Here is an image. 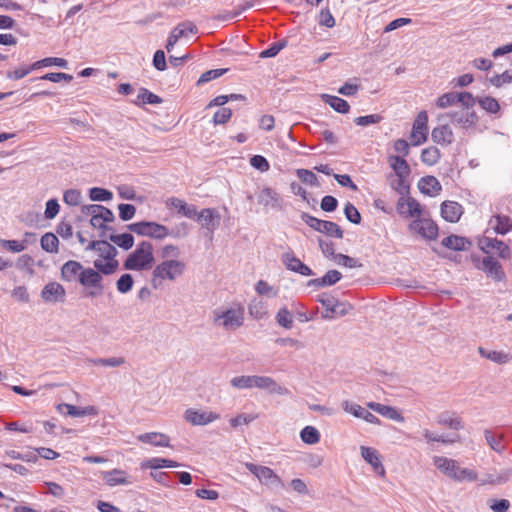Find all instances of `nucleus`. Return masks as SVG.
<instances>
[{"instance_id": "1", "label": "nucleus", "mask_w": 512, "mask_h": 512, "mask_svg": "<svg viewBox=\"0 0 512 512\" xmlns=\"http://www.w3.org/2000/svg\"><path fill=\"white\" fill-rule=\"evenodd\" d=\"M180 249L174 244H166L159 250L161 261L153 266L151 285L154 289L161 288L166 282H175L183 276L186 263L181 260Z\"/></svg>"}, {"instance_id": "2", "label": "nucleus", "mask_w": 512, "mask_h": 512, "mask_svg": "<svg viewBox=\"0 0 512 512\" xmlns=\"http://www.w3.org/2000/svg\"><path fill=\"white\" fill-rule=\"evenodd\" d=\"M245 309L239 303L232 304L230 307L218 308L212 312V322L216 327L226 331H234L244 324Z\"/></svg>"}, {"instance_id": "3", "label": "nucleus", "mask_w": 512, "mask_h": 512, "mask_svg": "<svg viewBox=\"0 0 512 512\" xmlns=\"http://www.w3.org/2000/svg\"><path fill=\"white\" fill-rule=\"evenodd\" d=\"M183 233L170 231L165 225L153 221H141L128 225V229L140 236L149 237L155 240H164L167 237L182 238L187 235L186 225L182 224Z\"/></svg>"}, {"instance_id": "4", "label": "nucleus", "mask_w": 512, "mask_h": 512, "mask_svg": "<svg viewBox=\"0 0 512 512\" xmlns=\"http://www.w3.org/2000/svg\"><path fill=\"white\" fill-rule=\"evenodd\" d=\"M153 245L149 241L140 242L124 261V268L134 271H145L153 268L155 259Z\"/></svg>"}, {"instance_id": "5", "label": "nucleus", "mask_w": 512, "mask_h": 512, "mask_svg": "<svg viewBox=\"0 0 512 512\" xmlns=\"http://www.w3.org/2000/svg\"><path fill=\"white\" fill-rule=\"evenodd\" d=\"M446 119H450L451 122L465 133H473L476 130L479 118L474 110L457 109L441 114L438 116V121L443 122Z\"/></svg>"}, {"instance_id": "6", "label": "nucleus", "mask_w": 512, "mask_h": 512, "mask_svg": "<svg viewBox=\"0 0 512 512\" xmlns=\"http://www.w3.org/2000/svg\"><path fill=\"white\" fill-rule=\"evenodd\" d=\"M82 213L91 216L90 224L97 229H106V223L113 222L115 219L110 209L98 204L84 205Z\"/></svg>"}, {"instance_id": "7", "label": "nucleus", "mask_w": 512, "mask_h": 512, "mask_svg": "<svg viewBox=\"0 0 512 512\" xmlns=\"http://www.w3.org/2000/svg\"><path fill=\"white\" fill-rule=\"evenodd\" d=\"M245 467L265 486L273 489L284 487V483L280 477L269 467L246 463Z\"/></svg>"}, {"instance_id": "8", "label": "nucleus", "mask_w": 512, "mask_h": 512, "mask_svg": "<svg viewBox=\"0 0 512 512\" xmlns=\"http://www.w3.org/2000/svg\"><path fill=\"white\" fill-rule=\"evenodd\" d=\"M102 279L98 271L92 268H85L79 283L87 289L88 297L95 298L102 295L104 292Z\"/></svg>"}, {"instance_id": "9", "label": "nucleus", "mask_w": 512, "mask_h": 512, "mask_svg": "<svg viewBox=\"0 0 512 512\" xmlns=\"http://www.w3.org/2000/svg\"><path fill=\"white\" fill-rule=\"evenodd\" d=\"M408 229L410 232L417 233L427 240H434L438 236V226L431 219H415L409 224Z\"/></svg>"}, {"instance_id": "10", "label": "nucleus", "mask_w": 512, "mask_h": 512, "mask_svg": "<svg viewBox=\"0 0 512 512\" xmlns=\"http://www.w3.org/2000/svg\"><path fill=\"white\" fill-rule=\"evenodd\" d=\"M220 418V414L212 411L189 408L184 412V419L193 426H205Z\"/></svg>"}, {"instance_id": "11", "label": "nucleus", "mask_w": 512, "mask_h": 512, "mask_svg": "<svg viewBox=\"0 0 512 512\" xmlns=\"http://www.w3.org/2000/svg\"><path fill=\"white\" fill-rule=\"evenodd\" d=\"M428 114L421 111L416 116L411 132V141L413 146H419L426 142L428 134Z\"/></svg>"}, {"instance_id": "12", "label": "nucleus", "mask_w": 512, "mask_h": 512, "mask_svg": "<svg viewBox=\"0 0 512 512\" xmlns=\"http://www.w3.org/2000/svg\"><path fill=\"white\" fill-rule=\"evenodd\" d=\"M479 247L486 254L496 252L502 259H508L511 255L509 246L497 238L483 237L479 241Z\"/></svg>"}, {"instance_id": "13", "label": "nucleus", "mask_w": 512, "mask_h": 512, "mask_svg": "<svg viewBox=\"0 0 512 512\" xmlns=\"http://www.w3.org/2000/svg\"><path fill=\"white\" fill-rule=\"evenodd\" d=\"M100 476L109 487L128 486L134 483V478L126 471L121 469H112L109 471H101Z\"/></svg>"}, {"instance_id": "14", "label": "nucleus", "mask_w": 512, "mask_h": 512, "mask_svg": "<svg viewBox=\"0 0 512 512\" xmlns=\"http://www.w3.org/2000/svg\"><path fill=\"white\" fill-rule=\"evenodd\" d=\"M254 388L266 391L271 395H287L289 393L286 387L278 384L276 380L270 376L255 375Z\"/></svg>"}, {"instance_id": "15", "label": "nucleus", "mask_w": 512, "mask_h": 512, "mask_svg": "<svg viewBox=\"0 0 512 512\" xmlns=\"http://www.w3.org/2000/svg\"><path fill=\"white\" fill-rule=\"evenodd\" d=\"M41 298L47 303H62L66 298L65 288L58 282H49L43 287Z\"/></svg>"}, {"instance_id": "16", "label": "nucleus", "mask_w": 512, "mask_h": 512, "mask_svg": "<svg viewBox=\"0 0 512 512\" xmlns=\"http://www.w3.org/2000/svg\"><path fill=\"white\" fill-rule=\"evenodd\" d=\"M360 452L364 461L371 465L373 471L380 477H385L386 471L380 453L375 448L367 446H360Z\"/></svg>"}, {"instance_id": "17", "label": "nucleus", "mask_w": 512, "mask_h": 512, "mask_svg": "<svg viewBox=\"0 0 512 512\" xmlns=\"http://www.w3.org/2000/svg\"><path fill=\"white\" fill-rule=\"evenodd\" d=\"M342 408L345 412L352 414L356 418H361L370 424L380 423V420L374 414H372L366 408L351 401H343Z\"/></svg>"}, {"instance_id": "18", "label": "nucleus", "mask_w": 512, "mask_h": 512, "mask_svg": "<svg viewBox=\"0 0 512 512\" xmlns=\"http://www.w3.org/2000/svg\"><path fill=\"white\" fill-rule=\"evenodd\" d=\"M281 259L282 263L288 270L298 273L302 276L313 275V271L299 258H297L293 252L284 253Z\"/></svg>"}, {"instance_id": "19", "label": "nucleus", "mask_w": 512, "mask_h": 512, "mask_svg": "<svg viewBox=\"0 0 512 512\" xmlns=\"http://www.w3.org/2000/svg\"><path fill=\"white\" fill-rule=\"evenodd\" d=\"M481 269L495 281H504L506 278L502 265L492 256L483 258Z\"/></svg>"}, {"instance_id": "20", "label": "nucleus", "mask_w": 512, "mask_h": 512, "mask_svg": "<svg viewBox=\"0 0 512 512\" xmlns=\"http://www.w3.org/2000/svg\"><path fill=\"white\" fill-rule=\"evenodd\" d=\"M85 268L77 261H67L61 268V278L66 282H80Z\"/></svg>"}, {"instance_id": "21", "label": "nucleus", "mask_w": 512, "mask_h": 512, "mask_svg": "<svg viewBox=\"0 0 512 512\" xmlns=\"http://www.w3.org/2000/svg\"><path fill=\"white\" fill-rule=\"evenodd\" d=\"M397 210L399 214L405 217L417 219L420 218L422 212L420 203L411 197H408L407 199L401 198L398 202Z\"/></svg>"}, {"instance_id": "22", "label": "nucleus", "mask_w": 512, "mask_h": 512, "mask_svg": "<svg viewBox=\"0 0 512 512\" xmlns=\"http://www.w3.org/2000/svg\"><path fill=\"white\" fill-rule=\"evenodd\" d=\"M431 138L436 144L448 146L454 141V133L448 124L441 123L432 130Z\"/></svg>"}, {"instance_id": "23", "label": "nucleus", "mask_w": 512, "mask_h": 512, "mask_svg": "<svg viewBox=\"0 0 512 512\" xmlns=\"http://www.w3.org/2000/svg\"><path fill=\"white\" fill-rule=\"evenodd\" d=\"M197 220L201 222L202 227L213 232L220 224L219 213L212 208L202 209L199 213L197 212Z\"/></svg>"}, {"instance_id": "24", "label": "nucleus", "mask_w": 512, "mask_h": 512, "mask_svg": "<svg viewBox=\"0 0 512 512\" xmlns=\"http://www.w3.org/2000/svg\"><path fill=\"white\" fill-rule=\"evenodd\" d=\"M258 202L265 207L282 208L281 196L270 187H265L258 193Z\"/></svg>"}, {"instance_id": "25", "label": "nucleus", "mask_w": 512, "mask_h": 512, "mask_svg": "<svg viewBox=\"0 0 512 512\" xmlns=\"http://www.w3.org/2000/svg\"><path fill=\"white\" fill-rule=\"evenodd\" d=\"M434 465L438 470L444 473L446 476L455 480L457 472L460 468L458 463L454 459H450L443 456H435L433 458Z\"/></svg>"}, {"instance_id": "26", "label": "nucleus", "mask_w": 512, "mask_h": 512, "mask_svg": "<svg viewBox=\"0 0 512 512\" xmlns=\"http://www.w3.org/2000/svg\"><path fill=\"white\" fill-rule=\"evenodd\" d=\"M462 214V206L457 202L445 201L441 205V215L448 222H458Z\"/></svg>"}, {"instance_id": "27", "label": "nucleus", "mask_w": 512, "mask_h": 512, "mask_svg": "<svg viewBox=\"0 0 512 512\" xmlns=\"http://www.w3.org/2000/svg\"><path fill=\"white\" fill-rule=\"evenodd\" d=\"M490 227L496 234L506 235L512 230V219L503 214H495L489 220Z\"/></svg>"}, {"instance_id": "28", "label": "nucleus", "mask_w": 512, "mask_h": 512, "mask_svg": "<svg viewBox=\"0 0 512 512\" xmlns=\"http://www.w3.org/2000/svg\"><path fill=\"white\" fill-rule=\"evenodd\" d=\"M367 407L387 419L397 422L404 421L403 416L392 406H387L377 402H368Z\"/></svg>"}, {"instance_id": "29", "label": "nucleus", "mask_w": 512, "mask_h": 512, "mask_svg": "<svg viewBox=\"0 0 512 512\" xmlns=\"http://www.w3.org/2000/svg\"><path fill=\"white\" fill-rule=\"evenodd\" d=\"M420 191L428 196L435 197L442 190V186L438 179L434 176H426L420 179L418 183Z\"/></svg>"}, {"instance_id": "30", "label": "nucleus", "mask_w": 512, "mask_h": 512, "mask_svg": "<svg viewBox=\"0 0 512 512\" xmlns=\"http://www.w3.org/2000/svg\"><path fill=\"white\" fill-rule=\"evenodd\" d=\"M138 440L143 443L151 444L155 447H170V438L163 433L148 432L140 434Z\"/></svg>"}, {"instance_id": "31", "label": "nucleus", "mask_w": 512, "mask_h": 512, "mask_svg": "<svg viewBox=\"0 0 512 512\" xmlns=\"http://www.w3.org/2000/svg\"><path fill=\"white\" fill-rule=\"evenodd\" d=\"M389 164L400 181L409 176L410 168L403 157L392 155L389 157Z\"/></svg>"}, {"instance_id": "32", "label": "nucleus", "mask_w": 512, "mask_h": 512, "mask_svg": "<svg viewBox=\"0 0 512 512\" xmlns=\"http://www.w3.org/2000/svg\"><path fill=\"white\" fill-rule=\"evenodd\" d=\"M442 245L450 250L464 251L470 247L471 242L465 237L450 235L442 240Z\"/></svg>"}, {"instance_id": "33", "label": "nucleus", "mask_w": 512, "mask_h": 512, "mask_svg": "<svg viewBox=\"0 0 512 512\" xmlns=\"http://www.w3.org/2000/svg\"><path fill=\"white\" fill-rule=\"evenodd\" d=\"M478 353L483 357L486 358L496 364H506L510 362L512 359V356L509 353H506L504 351H496V350H486L483 347H478Z\"/></svg>"}, {"instance_id": "34", "label": "nucleus", "mask_w": 512, "mask_h": 512, "mask_svg": "<svg viewBox=\"0 0 512 512\" xmlns=\"http://www.w3.org/2000/svg\"><path fill=\"white\" fill-rule=\"evenodd\" d=\"M101 256H103V258L96 259L94 261V267L96 268V271L105 275L114 273L118 267L117 260H115L114 257L108 258L107 253L101 254Z\"/></svg>"}, {"instance_id": "35", "label": "nucleus", "mask_w": 512, "mask_h": 512, "mask_svg": "<svg viewBox=\"0 0 512 512\" xmlns=\"http://www.w3.org/2000/svg\"><path fill=\"white\" fill-rule=\"evenodd\" d=\"M25 239L23 241H17V240H3L2 241V247L7 249L10 252L13 253H19L26 249L27 244L30 241H34L36 235L31 232H26L24 234Z\"/></svg>"}, {"instance_id": "36", "label": "nucleus", "mask_w": 512, "mask_h": 512, "mask_svg": "<svg viewBox=\"0 0 512 512\" xmlns=\"http://www.w3.org/2000/svg\"><path fill=\"white\" fill-rule=\"evenodd\" d=\"M318 301L325 308V313L322 314L324 319H333L336 307H339V300L331 294H321Z\"/></svg>"}, {"instance_id": "37", "label": "nucleus", "mask_w": 512, "mask_h": 512, "mask_svg": "<svg viewBox=\"0 0 512 512\" xmlns=\"http://www.w3.org/2000/svg\"><path fill=\"white\" fill-rule=\"evenodd\" d=\"M167 206L173 207L178 210L179 213L183 214L188 218H194L197 215L196 207L193 205H187L186 202L179 198H169L166 202Z\"/></svg>"}, {"instance_id": "38", "label": "nucleus", "mask_w": 512, "mask_h": 512, "mask_svg": "<svg viewBox=\"0 0 512 512\" xmlns=\"http://www.w3.org/2000/svg\"><path fill=\"white\" fill-rule=\"evenodd\" d=\"M321 98L326 104H328L338 113L347 114L350 110L349 103L340 97L332 96L329 94H322Z\"/></svg>"}, {"instance_id": "39", "label": "nucleus", "mask_w": 512, "mask_h": 512, "mask_svg": "<svg viewBox=\"0 0 512 512\" xmlns=\"http://www.w3.org/2000/svg\"><path fill=\"white\" fill-rule=\"evenodd\" d=\"M484 438L486 440L487 445L497 453H503L505 450V445L503 442L502 434H495L493 431L486 429L484 431Z\"/></svg>"}, {"instance_id": "40", "label": "nucleus", "mask_w": 512, "mask_h": 512, "mask_svg": "<svg viewBox=\"0 0 512 512\" xmlns=\"http://www.w3.org/2000/svg\"><path fill=\"white\" fill-rule=\"evenodd\" d=\"M248 311L256 320L264 319L267 316V305L259 299H253L248 305Z\"/></svg>"}, {"instance_id": "41", "label": "nucleus", "mask_w": 512, "mask_h": 512, "mask_svg": "<svg viewBox=\"0 0 512 512\" xmlns=\"http://www.w3.org/2000/svg\"><path fill=\"white\" fill-rule=\"evenodd\" d=\"M320 432L314 426H305L300 431L301 440L308 445L317 444L320 441Z\"/></svg>"}, {"instance_id": "42", "label": "nucleus", "mask_w": 512, "mask_h": 512, "mask_svg": "<svg viewBox=\"0 0 512 512\" xmlns=\"http://www.w3.org/2000/svg\"><path fill=\"white\" fill-rule=\"evenodd\" d=\"M160 103H162V99L158 95L150 92L149 90H147L145 88H141L139 90L137 99L135 101L136 105L160 104Z\"/></svg>"}, {"instance_id": "43", "label": "nucleus", "mask_w": 512, "mask_h": 512, "mask_svg": "<svg viewBox=\"0 0 512 512\" xmlns=\"http://www.w3.org/2000/svg\"><path fill=\"white\" fill-rule=\"evenodd\" d=\"M255 375H241L231 378L230 385L235 389H252L254 388Z\"/></svg>"}, {"instance_id": "44", "label": "nucleus", "mask_w": 512, "mask_h": 512, "mask_svg": "<svg viewBox=\"0 0 512 512\" xmlns=\"http://www.w3.org/2000/svg\"><path fill=\"white\" fill-rule=\"evenodd\" d=\"M441 154L437 147H428L421 152V161L428 165L433 166L440 160Z\"/></svg>"}, {"instance_id": "45", "label": "nucleus", "mask_w": 512, "mask_h": 512, "mask_svg": "<svg viewBox=\"0 0 512 512\" xmlns=\"http://www.w3.org/2000/svg\"><path fill=\"white\" fill-rule=\"evenodd\" d=\"M109 240L124 250L130 249L134 244V237L132 234H111Z\"/></svg>"}, {"instance_id": "46", "label": "nucleus", "mask_w": 512, "mask_h": 512, "mask_svg": "<svg viewBox=\"0 0 512 512\" xmlns=\"http://www.w3.org/2000/svg\"><path fill=\"white\" fill-rule=\"evenodd\" d=\"M41 247L48 253H57L59 240L53 233H45L40 240Z\"/></svg>"}, {"instance_id": "47", "label": "nucleus", "mask_w": 512, "mask_h": 512, "mask_svg": "<svg viewBox=\"0 0 512 512\" xmlns=\"http://www.w3.org/2000/svg\"><path fill=\"white\" fill-rule=\"evenodd\" d=\"M275 320L279 326L285 329H291L293 326V315L286 307L278 310Z\"/></svg>"}, {"instance_id": "48", "label": "nucleus", "mask_w": 512, "mask_h": 512, "mask_svg": "<svg viewBox=\"0 0 512 512\" xmlns=\"http://www.w3.org/2000/svg\"><path fill=\"white\" fill-rule=\"evenodd\" d=\"M480 107L489 114H498L500 111V105L498 101L490 96L480 97L477 99Z\"/></svg>"}, {"instance_id": "49", "label": "nucleus", "mask_w": 512, "mask_h": 512, "mask_svg": "<svg viewBox=\"0 0 512 512\" xmlns=\"http://www.w3.org/2000/svg\"><path fill=\"white\" fill-rule=\"evenodd\" d=\"M319 232L330 237H335L337 239L343 238V230L338 224L332 221L324 220Z\"/></svg>"}, {"instance_id": "50", "label": "nucleus", "mask_w": 512, "mask_h": 512, "mask_svg": "<svg viewBox=\"0 0 512 512\" xmlns=\"http://www.w3.org/2000/svg\"><path fill=\"white\" fill-rule=\"evenodd\" d=\"M89 198L92 201H111L113 199V193L105 188L92 187L89 189Z\"/></svg>"}, {"instance_id": "51", "label": "nucleus", "mask_w": 512, "mask_h": 512, "mask_svg": "<svg viewBox=\"0 0 512 512\" xmlns=\"http://www.w3.org/2000/svg\"><path fill=\"white\" fill-rule=\"evenodd\" d=\"M438 423L454 430H460L463 428L460 418L455 417L453 414L450 413L441 414L439 416Z\"/></svg>"}, {"instance_id": "52", "label": "nucleus", "mask_w": 512, "mask_h": 512, "mask_svg": "<svg viewBox=\"0 0 512 512\" xmlns=\"http://www.w3.org/2000/svg\"><path fill=\"white\" fill-rule=\"evenodd\" d=\"M88 249L97 250L100 254L107 253L108 258L116 255V249L106 241H92Z\"/></svg>"}, {"instance_id": "53", "label": "nucleus", "mask_w": 512, "mask_h": 512, "mask_svg": "<svg viewBox=\"0 0 512 512\" xmlns=\"http://www.w3.org/2000/svg\"><path fill=\"white\" fill-rule=\"evenodd\" d=\"M317 22L320 26H324L326 28H333L336 24L335 18L329 8H323L320 10L317 15Z\"/></svg>"}, {"instance_id": "54", "label": "nucleus", "mask_w": 512, "mask_h": 512, "mask_svg": "<svg viewBox=\"0 0 512 512\" xmlns=\"http://www.w3.org/2000/svg\"><path fill=\"white\" fill-rule=\"evenodd\" d=\"M198 29L196 25L190 21H185L182 23H179L174 29L173 32L179 37H185L189 34H195L197 33Z\"/></svg>"}, {"instance_id": "55", "label": "nucleus", "mask_w": 512, "mask_h": 512, "mask_svg": "<svg viewBox=\"0 0 512 512\" xmlns=\"http://www.w3.org/2000/svg\"><path fill=\"white\" fill-rule=\"evenodd\" d=\"M297 177L305 184L310 186L318 187L320 184L318 182V178L314 172L307 169H297L296 170Z\"/></svg>"}, {"instance_id": "56", "label": "nucleus", "mask_w": 512, "mask_h": 512, "mask_svg": "<svg viewBox=\"0 0 512 512\" xmlns=\"http://www.w3.org/2000/svg\"><path fill=\"white\" fill-rule=\"evenodd\" d=\"M477 99L469 92H457V102L461 105L460 109L473 110Z\"/></svg>"}, {"instance_id": "57", "label": "nucleus", "mask_w": 512, "mask_h": 512, "mask_svg": "<svg viewBox=\"0 0 512 512\" xmlns=\"http://www.w3.org/2000/svg\"><path fill=\"white\" fill-rule=\"evenodd\" d=\"M287 40H281L270 45L269 48L263 50L260 54V58H272L275 57L282 49L287 46Z\"/></svg>"}, {"instance_id": "58", "label": "nucleus", "mask_w": 512, "mask_h": 512, "mask_svg": "<svg viewBox=\"0 0 512 512\" xmlns=\"http://www.w3.org/2000/svg\"><path fill=\"white\" fill-rule=\"evenodd\" d=\"M63 201L69 206H78L82 201V194L77 189H68L63 194Z\"/></svg>"}, {"instance_id": "59", "label": "nucleus", "mask_w": 512, "mask_h": 512, "mask_svg": "<svg viewBox=\"0 0 512 512\" xmlns=\"http://www.w3.org/2000/svg\"><path fill=\"white\" fill-rule=\"evenodd\" d=\"M134 284L133 277L126 273L120 276V278L116 282V287L118 292L122 294H126L131 291Z\"/></svg>"}, {"instance_id": "60", "label": "nucleus", "mask_w": 512, "mask_h": 512, "mask_svg": "<svg viewBox=\"0 0 512 512\" xmlns=\"http://www.w3.org/2000/svg\"><path fill=\"white\" fill-rule=\"evenodd\" d=\"M255 290L260 295H265L268 297H276L278 295V289L269 285L264 280H259L255 285Z\"/></svg>"}, {"instance_id": "61", "label": "nucleus", "mask_w": 512, "mask_h": 512, "mask_svg": "<svg viewBox=\"0 0 512 512\" xmlns=\"http://www.w3.org/2000/svg\"><path fill=\"white\" fill-rule=\"evenodd\" d=\"M344 214L347 220L353 224H359L361 222V215L358 209L350 202L345 204Z\"/></svg>"}, {"instance_id": "62", "label": "nucleus", "mask_w": 512, "mask_h": 512, "mask_svg": "<svg viewBox=\"0 0 512 512\" xmlns=\"http://www.w3.org/2000/svg\"><path fill=\"white\" fill-rule=\"evenodd\" d=\"M456 102H457V92H448V93L441 95L437 99V106L439 108L444 109V108H447L449 106L456 104Z\"/></svg>"}, {"instance_id": "63", "label": "nucleus", "mask_w": 512, "mask_h": 512, "mask_svg": "<svg viewBox=\"0 0 512 512\" xmlns=\"http://www.w3.org/2000/svg\"><path fill=\"white\" fill-rule=\"evenodd\" d=\"M478 479V474L476 471L468 468H459L457 472V476L455 481L463 482V481H476Z\"/></svg>"}, {"instance_id": "64", "label": "nucleus", "mask_w": 512, "mask_h": 512, "mask_svg": "<svg viewBox=\"0 0 512 512\" xmlns=\"http://www.w3.org/2000/svg\"><path fill=\"white\" fill-rule=\"evenodd\" d=\"M118 210H119V217L123 221L131 220L135 216V213H136V208L132 204H119Z\"/></svg>"}]
</instances>
